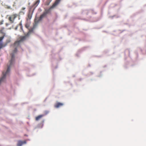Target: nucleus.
I'll use <instances>...</instances> for the list:
<instances>
[{
	"label": "nucleus",
	"mask_w": 146,
	"mask_h": 146,
	"mask_svg": "<svg viewBox=\"0 0 146 146\" xmlns=\"http://www.w3.org/2000/svg\"><path fill=\"white\" fill-rule=\"evenodd\" d=\"M6 8L8 9H10L11 8V7L10 6L7 5L6 6Z\"/></svg>",
	"instance_id": "f8f14e48"
},
{
	"label": "nucleus",
	"mask_w": 146,
	"mask_h": 146,
	"mask_svg": "<svg viewBox=\"0 0 146 146\" xmlns=\"http://www.w3.org/2000/svg\"><path fill=\"white\" fill-rule=\"evenodd\" d=\"M26 8L23 7L22 8L21 11L19 12V14L21 15H23L25 14V9Z\"/></svg>",
	"instance_id": "0eeeda50"
},
{
	"label": "nucleus",
	"mask_w": 146,
	"mask_h": 146,
	"mask_svg": "<svg viewBox=\"0 0 146 146\" xmlns=\"http://www.w3.org/2000/svg\"><path fill=\"white\" fill-rule=\"evenodd\" d=\"M40 2V0H37L34 3L33 6L34 7H36L38 5Z\"/></svg>",
	"instance_id": "6e6552de"
},
{
	"label": "nucleus",
	"mask_w": 146,
	"mask_h": 146,
	"mask_svg": "<svg viewBox=\"0 0 146 146\" xmlns=\"http://www.w3.org/2000/svg\"><path fill=\"white\" fill-rule=\"evenodd\" d=\"M3 22H4V21L3 20L1 21L0 22V25H1L3 24Z\"/></svg>",
	"instance_id": "ddd939ff"
},
{
	"label": "nucleus",
	"mask_w": 146,
	"mask_h": 146,
	"mask_svg": "<svg viewBox=\"0 0 146 146\" xmlns=\"http://www.w3.org/2000/svg\"><path fill=\"white\" fill-rule=\"evenodd\" d=\"M48 13L47 12H44L42 15H40L39 19L36 21V19H35V22L37 24L43 18L45 17Z\"/></svg>",
	"instance_id": "7ed1b4c3"
},
{
	"label": "nucleus",
	"mask_w": 146,
	"mask_h": 146,
	"mask_svg": "<svg viewBox=\"0 0 146 146\" xmlns=\"http://www.w3.org/2000/svg\"><path fill=\"white\" fill-rule=\"evenodd\" d=\"M0 1H1V0H0Z\"/></svg>",
	"instance_id": "f3484780"
},
{
	"label": "nucleus",
	"mask_w": 146,
	"mask_h": 146,
	"mask_svg": "<svg viewBox=\"0 0 146 146\" xmlns=\"http://www.w3.org/2000/svg\"><path fill=\"white\" fill-rule=\"evenodd\" d=\"M11 29V27H10V28H9L7 29Z\"/></svg>",
	"instance_id": "2eb2a0df"
},
{
	"label": "nucleus",
	"mask_w": 146,
	"mask_h": 146,
	"mask_svg": "<svg viewBox=\"0 0 146 146\" xmlns=\"http://www.w3.org/2000/svg\"><path fill=\"white\" fill-rule=\"evenodd\" d=\"M32 15L33 12H31L30 11L29 12L28 14V19L27 20L31 19L32 18Z\"/></svg>",
	"instance_id": "1a4fd4ad"
},
{
	"label": "nucleus",
	"mask_w": 146,
	"mask_h": 146,
	"mask_svg": "<svg viewBox=\"0 0 146 146\" xmlns=\"http://www.w3.org/2000/svg\"><path fill=\"white\" fill-rule=\"evenodd\" d=\"M17 29V27H16L15 28V30H16Z\"/></svg>",
	"instance_id": "dca6fc26"
},
{
	"label": "nucleus",
	"mask_w": 146,
	"mask_h": 146,
	"mask_svg": "<svg viewBox=\"0 0 146 146\" xmlns=\"http://www.w3.org/2000/svg\"><path fill=\"white\" fill-rule=\"evenodd\" d=\"M0 33L3 34V36L0 37V42L2 41L4 36H5V28L4 27H1L0 29Z\"/></svg>",
	"instance_id": "f03ea898"
},
{
	"label": "nucleus",
	"mask_w": 146,
	"mask_h": 146,
	"mask_svg": "<svg viewBox=\"0 0 146 146\" xmlns=\"http://www.w3.org/2000/svg\"><path fill=\"white\" fill-rule=\"evenodd\" d=\"M44 115H40L36 117L35 119L36 121H38L42 117L44 116Z\"/></svg>",
	"instance_id": "9d476101"
},
{
	"label": "nucleus",
	"mask_w": 146,
	"mask_h": 146,
	"mask_svg": "<svg viewBox=\"0 0 146 146\" xmlns=\"http://www.w3.org/2000/svg\"><path fill=\"white\" fill-rule=\"evenodd\" d=\"M61 0H56L55 3L53 4L51 7L50 8L49 10L54 8L57 6L60 2Z\"/></svg>",
	"instance_id": "20e7f679"
},
{
	"label": "nucleus",
	"mask_w": 146,
	"mask_h": 146,
	"mask_svg": "<svg viewBox=\"0 0 146 146\" xmlns=\"http://www.w3.org/2000/svg\"><path fill=\"white\" fill-rule=\"evenodd\" d=\"M9 25V24L8 23H5V26L6 27H7Z\"/></svg>",
	"instance_id": "4468645a"
},
{
	"label": "nucleus",
	"mask_w": 146,
	"mask_h": 146,
	"mask_svg": "<svg viewBox=\"0 0 146 146\" xmlns=\"http://www.w3.org/2000/svg\"><path fill=\"white\" fill-rule=\"evenodd\" d=\"M26 142L25 141H18L17 144V146H21L23 145L26 144Z\"/></svg>",
	"instance_id": "39448f33"
},
{
	"label": "nucleus",
	"mask_w": 146,
	"mask_h": 146,
	"mask_svg": "<svg viewBox=\"0 0 146 146\" xmlns=\"http://www.w3.org/2000/svg\"><path fill=\"white\" fill-rule=\"evenodd\" d=\"M63 105L64 104L63 103L58 102L55 105L54 107L56 108H58L63 106Z\"/></svg>",
	"instance_id": "423d86ee"
},
{
	"label": "nucleus",
	"mask_w": 146,
	"mask_h": 146,
	"mask_svg": "<svg viewBox=\"0 0 146 146\" xmlns=\"http://www.w3.org/2000/svg\"><path fill=\"white\" fill-rule=\"evenodd\" d=\"M17 15L14 14L10 16L8 18V20L11 23L14 22L15 19L17 17Z\"/></svg>",
	"instance_id": "f257e3e1"
},
{
	"label": "nucleus",
	"mask_w": 146,
	"mask_h": 146,
	"mask_svg": "<svg viewBox=\"0 0 146 146\" xmlns=\"http://www.w3.org/2000/svg\"><path fill=\"white\" fill-rule=\"evenodd\" d=\"M52 1V0H47L45 2V5H49Z\"/></svg>",
	"instance_id": "9b49d317"
}]
</instances>
